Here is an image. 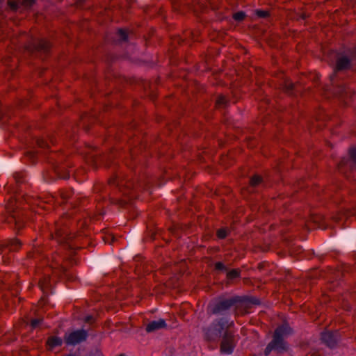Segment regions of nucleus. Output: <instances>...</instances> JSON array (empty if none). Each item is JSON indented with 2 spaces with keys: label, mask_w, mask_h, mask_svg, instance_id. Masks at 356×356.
I'll use <instances>...</instances> for the list:
<instances>
[{
  "label": "nucleus",
  "mask_w": 356,
  "mask_h": 356,
  "mask_svg": "<svg viewBox=\"0 0 356 356\" xmlns=\"http://www.w3.org/2000/svg\"><path fill=\"white\" fill-rule=\"evenodd\" d=\"M234 327L233 321L225 317L217 318L202 329L204 339L207 342H217L226 332Z\"/></svg>",
  "instance_id": "nucleus-1"
},
{
  "label": "nucleus",
  "mask_w": 356,
  "mask_h": 356,
  "mask_svg": "<svg viewBox=\"0 0 356 356\" xmlns=\"http://www.w3.org/2000/svg\"><path fill=\"white\" fill-rule=\"evenodd\" d=\"M292 333V330L289 324L283 323L278 326L273 336L272 341L267 345L264 350V355L268 356L272 350H275L277 354L283 353L288 350L287 343L284 338Z\"/></svg>",
  "instance_id": "nucleus-2"
},
{
  "label": "nucleus",
  "mask_w": 356,
  "mask_h": 356,
  "mask_svg": "<svg viewBox=\"0 0 356 356\" xmlns=\"http://www.w3.org/2000/svg\"><path fill=\"white\" fill-rule=\"evenodd\" d=\"M17 201L15 198H10L6 205V210L8 216L5 221L8 224H14L15 229L19 231L24 225L22 211L16 205Z\"/></svg>",
  "instance_id": "nucleus-3"
},
{
  "label": "nucleus",
  "mask_w": 356,
  "mask_h": 356,
  "mask_svg": "<svg viewBox=\"0 0 356 356\" xmlns=\"http://www.w3.org/2000/svg\"><path fill=\"white\" fill-rule=\"evenodd\" d=\"M239 301L240 298L238 296L229 298H219L215 302L209 303L208 305V312L211 314H221L229 310Z\"/></svg>",
  "instance_id": "nucleus-4"
},
{
  "label": "nucleus",
  "mask_w": 356,
  "mask_h": 356,
  "mask_svg": "<svg viewBox=\"0 0 356 356\" xmlns=\"http://www.w3.org/2000/svg\"><path fill=\"white\" fill-rule=\"evenodd\" d=\"M236 338L234 328L226 332L221 337L220 352L221 354L230 355L236 346Z\"/></svg>",
  "instance_id": "nucleus-5"
},
{
  "label": "nucleus",
  "mask_w": 356,
  "mask_h": 356,
  "mask_svg": "<svg viewBox=\"0 0 356 356\" xmlns=\"http://www.w3.org/2000/svg\"><path fill=\"white\" fill-rule=\"evenodd\" d=\"M64 218L65 217H63L62 219L56 222L54 236L59 243H68L69 241L74 237V234L68 233L67 226L64 225Z\"/></svg>",
  "instance_id": "nucleus-6"
},
{
  "label": "nucleus",
  "mask_w": 356,
  "mask_h": 356,
  "mask_svg": "<svg viewBox=\"0 0 356 356\" xmlns=\"http://www.w3.org/2000/svg\"><path fill=\"white\" fill-rule=\"evenodd\" d=\"M88 337V332L86 330L81 329L78 330L64 337L65 343L67 345L75 346L83 341H85Z\"/></svg>",
  "instance_id": "nucleus-7"
},
{
  "label": "nucleus",
  "mask_w": 356,
  "mask_h": 356,
  "mask_svg": "<svg viewBox=\"0 0 356 356\" xmlns=\"http://www.w3.org/2000/svg\"><path fill=\"white\" fill-rule=\"evenodd\" d=\"M51 45L49 42L44 39H40L33 41L31 44L26 47L28 51L33 52H39L46 54L50 49Z\"/></svg>",
  "instance_id": "nucleus-8"
},
{
  "label": "nucleus",
  "mask_w": 356,
  "mask_h": 356,
  "mask_svg": "<svg viewBox=\"0 0 356 356\" xmlns=\"http://www.w3.org/2000/svg\"><path fill=\"white\" fill-rule=\"evenodd\" d=\"M350 160L343 159L339 163V168L342 170V168L346 165H349L353 169H356V147H350L348 151Z\"/></svg>",
  "instance_id": "nucleus-9"
},
{
  "label": "nucleus",
  "mask_w": 356,
  "mask_h": 356,
  "mask_svg": "<svg viewBox=\"0 0 356 356\" xmlns=\"http://www.w3.org/2000/svg\"><path fill=\"white\" fill-rule=\"evenodd\" d=\"M22 247L21 241L17 238H12L8 240L6 243L0 245V250L3 251L8 249L10 252H15L19 250Z\"/></svg>",
  "instance_id": "nucleus-10"
},
{
  "label": "nucleus",
  "mask_w": 356,
  "mask_h": 356,
  "mask_svg": "<svg viewBox=\"0 0 356 356\" xmlns=\"http://www.w3.org/2000/svg\"><path fill=\"white\" fill-rule=\"evenodd\" d=\"M350 67V60L346 56H339L336 60L334 71H342L349 69Z\"/></svg>",
  "instance_id": "nucleus-11"
},
{
  "label": "nucleus",
  "mask_w": 356,
  "mask_h": 356,
  "mask_svg": "<svg viewBox=\"0 0 356 356\" xmlns=\"http://www.w3.org/2000/svg\"><path fill=\"white\" fill-rule=\"evenodd\" d=\"M167 325L163 319H159L158 321H152L149 322L145 327L147 332H153L162 328L166 327Z\"/></svg>",
  "instance_id": "nucleus-12"
},
{
  "label": "nucleus",
  "mask_w": 356,
  "mask_h": 356,
  "mask_svg": "<svg viewBox=\"0 0 356 356\" xmlns=\"http://www.w3.org/2000/svg\"><path fill=\"white\" fill-rule=\"evenodd\" d=\"M321 340L330 348L334 347L337 343L336 334L329 331L324 332L321 334Z\"/></svg>",
  "instance_id": "nucleus-13"
},
{
  "label": "nucleus",
  "mask_w": 356,
  "mask_h": 356,
  "mask_svg": "<svg viewBox=\"0 0 356 356\" xmlns=\"http://www.w3.org/2000/svg\"><path fill=\"white\" fill-rule=\"evenodd\" d=\"M62 339L60 337L56 336L49 337L47 341V344L50 347V348L60 346L62 345Z\"/></svg>",
  "instance_id": "nucleus-14"
},
{
  "label": "nucleus",
  "mask_w": 356,
  "mask_h": 356,
  "mask_svg": "<svg viewBox=\"0 0 356 356\" xmlns=\"http://www.w3.org/2000/svg\"><path fill=\"white\" fill-rule=\"evenodd\" d=\"M262 182V177L258 175H255L251 177L250 184L252 187L259 186Z\"/></svg>",
  "instance_id": "nucleus-15"
},
{
  "label": "nucleus",
  "mask_w": 356,
  "mask_h": 356,
  "mask_svg": "<svg viewBox=\"0 0 356 356\" xmlns=\"http://www.w3.org/2000/svg\"><path fill=\"white\" fill-rule=\"evenodd\" d=\"M241 270L239 269H232L227 272V278L229 280H234L240 276Z\"/></svg>",
  "instance_id": "nucleus-16"
},
{
  "label": "nucleus",
  "mask_w": 356,
  "mask_h": 356,
  "mask_svg": "<svg viewBox=\"0 0 356 356\" xmlns=\"http://www.w3.org/2000/svg\"><path fill=\"white\" fill-rule=\"evenodd\" d=\"M313 220L314 222L318 223V227L321 229H325L326 225H325L323 220L324 218L321 216H316L313 218Z\"/></svg>",
  "instance_id": "nucleus-17"
},
{
  "label": "nucleus",
  "mask_w": 356,
  "mask_h": 356,
  "mask_svg": "<svg viewBox=\"0 0 356 356\" xmlns=\"http://www.w3.org/2000/svg\"><path fill=\"white\" fill-rule=\"evenodd\" d=\"M49 282V277H44L43 279H42L39 281V286L42 291H44L45 289H47Z\"/></svg>",
  "instance_id": "nucleus-18"
},
{
  "label": "nucleus",
  "mask_w": 356,
  "mask_h": 356,
  "mask_svg": "<svg viewBox=\"0 0 356 356\" xmlns=\"http://www.w3.org/2000/svg\"><path fill=\"white\" fill-rule=\"evenodd\" d=\"M197 35H198L197 31L193 32L191 31H187L184 33V40H186L188 38H191V40H195Z\"/></svg>",
  "instance_id": "nucleus-19"
},
{
  "label": "nucleus",
  "mask_w": 356,
  "mask_h": 356,
  "mask_svg": "<svg viewBox=\"0 0 356 356\" xmlns=\"http://www.w3.org/2000/svg\"><path fill=\"white\" fill-rule=\"evenodd\" d=\"M227 233L228 230L227 229L221 228L217 230L216 235L219 238L223 239L227 237Z\"/></svg>",
  "instance_id": "nucleus-20"
},
{
  "label": "nucleus",
  "mask_w": 356,
  "mask_h": 356,
  "mask_svg": "<svg viewBox=\"0 0 356 356\" xmlns=\"http://www.w3.org/2000/svg\"><path fill=\"white\" fill-rule=\"evenodd\" d=\"M245 17V13L243 11L237 12L233 15V18L238 22H241Z\"/></svg>",
  "instance_id": "nucleus-21"
},
{
  "label": "nucleus",
  "mask_w": 356,
  "mask_h": 356,
  "mask_svg": "<svg viewBox=\"0 0 356 356\" xmlns=\"http://www.w3.org/2000/svg\"><path fill=\"white\" fill-rule=\"evenodd\" d=\"M72 193H73V192L71 189L62 191L60 192V197L64 200H67L68 198H70L71 197Z\"/></svg>",
  "instance_id": "nucleus-22"
},
{
  "label": "nucleus",
  "mask_w": 356,
  "mask_h": 356,
  "mask_svg": "<svg viewBox=\"0 0 356 356\" xmlns=\"http://www.w3.org/2000/svg\"><path fill=\"white\" fill-rule=\"evenodd\" d=\"M226 103L227 99L223 95H220L216 100V104L217 106L220 107L225 106Z\"/></svg>",
  "instance_id": "nucleus-23"
},
{
  "label": "nucleus",
  "mask_w": 356,
  "mask_h": 356,
  "mask_svg": "<svg viewBox=\"0 0 356 356\" xmlns=\"http://www.w3.org/2000/svg\"><path fill=\"white\" fill-rule=\"evenodd\" d=\"M36 143H37L38 146L41 148H49V145L47 143V141L44 140L42 138H38L36 140Z\"/></svg>",
  "instance_id": "nucleus-24"
},
{
  "label": "nucleus",
  "mask_w": 356,
  "mask_h": 356,
  "mask_svg": "<svg viewBox=\"0 0 356 356\" xmlns=\"http://www.w3.org/2000/svg\"><path fill=\"white\" fill-rule=\"evenodd\" d=\"M8 4L10 10L15 11L18 9L20 3L19 2V0L17 1H9Z\"/></svg>",
  "instance_id": "nucleus-25"
},
{
  "label": "nucleus",
  "mask_w": 356,
  "mask_h": 356,
  "mask_svg": "<svg viewBox=\"0 0 356 356\" xmlns=\"http://www.w3.org/2000/svg\"><path fill=\"white\" fill-rule=\"evenodd\" d=\"M19 2L24 8H30L34 4L35 0H19Z\"/></svg>",
  "instance_id": "nucleus-26"
},
{
  "label": "nucleus",
  "mask_w": 356,
  "mask_h": 356,
  "mask_svg": "<svg viewBox=\"0 0 356 356\" xmlns=\"http://www.w3.org/2000/svg\"><path fill=\"white\" fill-rule=\"evenodd\" d=\"M293 86H294L293 83L291 81H290L289 80H286L284 81V88L286 92L291 91L293 89Z\"/></svg>",
  "instance_id": "nucleus-27"
},
{
  "label": "nucleus",
  "mask_w": 356,
  "mask_h": 356,
  "mask_svg": "<svg viewBox=\"0 0 356 356\" xmlns=\"http://www.w3.org/2000/svg\"><path fill=\"white\" fill-rule=\"evenodd\" d=\"M256 15L261 18H266L269 16V12L262 10H257Z\"/></svg>",
  "instance_id": "nucleus-28"
},
{
  "label": "nucleus",
  "mask_w": 356,
  "mask_h": 356,
  "mask_svg": "<svg viewBox=\"0 0 356 356\" xmlns=\"http://www.w3.org/2000/svg\"><path fill=\"white\" fill-rule=\"evenodd\" d=\"M118 34L120 38V40L122 41H127V33L126 31L123 29H119L118 31Z\"/></svg>",
  "instance_id": "nucleus-29"
},
{
  "label": "nucleus",
  "mask_w": 356,
  "mask_h": 356,
  "mask_svg": "<svg viewBox=\"0 0 356 356\" xmlns=\"http://www.w3.org/2000/svg\"><path fill=\"white\" fill-rule=\"evenodd\" d=\"M42 321V318H35L31 321V326L32 328H36Z\"/></svg>",
  "instance_id": "nucleus-30"
},
{
  "label": "nucleus",
  "mask_w": 356,
  "mask_h": 356,
  "mask_svg": "<svg viewBox=\"0 0 356 356\" xmlns=\"http://www.w3.org/2000/svg\"><path fill=\"white\" fill-rule=\"evenodd\" d=\"M14 178L17 183L22 182L24 175L19 172H16L14 174Z\"/></svg>",
  "instance_id": "nucleus-31"
},
{
  "label": "nucleus",
  "mask_w": 356,
  "mask_h": 356,
  "mask_svg": "<svg viewBox=\"0 0 356 356\" xmlns=\"http://www.w3.org/2000/svg\"><path fill=\"white\" fill-rule=\"evenodd\" d=\"M215 268L218 270H227L225 266L220 261L215 264Z\"/></svg>",
  "instance_id": "nucleus-32"
},
{
  "label": "nucleus",
  "mask_w": 356,
  "mask_h": 356,
  "mask_svg": "<svg viewBox=\"0 0 356 356\" xmlns=\"http://www.w3.org/2000/svg\"><path fill=\"white\" fill-rule=\"evenodd\" d=\"M248 302L251 303V304H253V305H259L260 304V301L259 299H257V298H250L248 299Z\"/></svg>",
  "instance_id": "nucleus-33"
},
{
  "label": "nucleus",
  "mask_w": 356,
  "mask_h": 356,
  "mask_svg": "<svg viewBox=\"0 0 356 356\" xmlns=\"http://www.w3.org/2000/svg\"><path fill=\"white\" fill-rule=\"evenodd\" d=\"M104 240L106 243L109 242L110 243H113L114 242V237L113 236L108 235L104 237Z\"/></svg>",
  "instance_id": "nucleus-34"
},
{
  "label": "nucleus",
  "mask_w": 356,
  "mask_h": 356,
  "mask_svg": "<svg viewBox=\"0 0 356 356\" xmlns=\"http://www.w3.org/2000/svg\"><path fill=\"white\" fill-rule=\"evenodd\" d=\"M332 218L335 222H339L342 219L341 216V212H339L337 215L333 216Z\"/></svg>",
  "instance_id": "nucleus-35"
},
{
  "label": "nucleus",
  "mask_w": 356,
  "mask_h": 356,
  "mask_svg": "<svg viewBox=\"0 0 356 356\" xmlns=\"http://www.w3.org/2000/svg\"><path fill=\"white\" fill-rule=\"evenodd\" d=\"M26 156L31 159H33L35 157V152H27L26 153Z\"/></svg>",
  "instance_id": "nucleus-36"
},
{
  "label": "nucleus",
  "mask_w": 356,
  "mask_h": 356,
  "mask_svg": "<svg viewBox=\"0 0 356 356\" xmlns=\"http://www.w3.org/2000/svg\"><path fill=\"white\" fill-rule=\"evenodd\" d=\"M92 320V316H87V317L86 318L85 321H86V323H90Z\"/></svg>",
  "instance_id": "nucleus-37"
},
{
  "label": "nucleus",
  "mask_w": 356,
  "mask_h": 356,
  "mask_svg": "<svg viewBox=\"0 0 356 356\" xmlns=\"http://www.w3.org/2000/svg\"><path fill=\"white\" fill-rule=\"evenodd\" d=\"M69 177H70L69 173H66V174H65L63 176L60 175V177L61 179H68V178H69Z\"/></svg>",
  "instance_id": "nucleus-38"
},
{
  "label": "nucleus",
  "mask_w": 356,
  "mask_h": 356,
  "mask_svg": "<svg viewBox=\"0 0 356 356\" xmlns=\"http://www.w3.org/2000/svg\"><path fill=\"white\" fill-rule=\"evenodd\" d=\"M44 203H45V202H40V207H42V208L46 209L45 206H44V205H43V204H44Z\"/></svg>",
  "instance_id": "nucleus-39"
},
{
  "label": "nucleus",
  "mask_w": 356,
  "mask_h": 356,
  "mask_svg": "<svg viewBox=\"0 0 356 356\" xmlns=\"http://www.w3.org/2000/svg\"><path fill=\"white\" fill-rule=\"evenodd\" d=\"M115 181H115V179H111V180L109 181V183H110V184H115Z\"/></svg>",
  "instance_id": "nucleus-40"
},
{
  "label": "nucleus",
  "mask_w": 356,
  "mask_h": 356,
  "mask_svg": "<svg viewBox=\"0 0 356 356\" xmlns=\"http://www.w3.org/2000/svg\"><path fill=\"white\" fill-rule=\"evenodd\" d=\"M127 188H129L131 186H132V184L131 183H127Z\"/></svg>",
  "instance_id": "nucleus-41"
},
{
  "label": "nucleus",
  "mask_w": 356,
  "mask_h": 356,
  "mask_svg": "<svg viewBox=\"0 0 356 356\" xmlns=\"http://www.w3.org/2000/svg\"><path fill=\"white\" fill-rule=\"evenodd\" d=\"M51 201H53V197L51 198L49 201L47 202V204H49Z\"/></svg>",
  "instance_id": "nucleus-42"
},
{
  "label": "nucleus",
  "mask_w": 356,
  "mask_h": 356,
  "mask_svg": "<svg viewBox=\"0 0 356 356\" xmlns=\"http://www.w3.org/2000/svg\"><path fill=\"white\" fill-rule=\"evenodd\" d=\"M341 212V216L342 217V216L344 215V211H343V213H342V211H340ZM345 216H347V213H345Z\"/></svg>",
  "instance_id": "nucleus-43"
},
{
  "label": "nucleus",
  "mask_w": 356,
  "mask_h": 356,
  "mask_svg": "<svg viewBox=\"0 0 356 356\" xmlns=\"http://www.w3.org/2000/svg\"><path fill=\"white\" fill-rule=\"evenodd\" d=\"M15 340H16V337H14V338L12 339V341H15Z\"/></svg>",
  "instance_id": "nucleus-44"
},
{
  "label": "nucleus",
  "mask_w": 356,
  "mask_h": 356,
  "mask_svg": "<svg viewBox=\"0 0 356 356\" xmlns=\"http://www.w3.org/2000/svg\"><path fill=\"white\" fill-rule=\"evenodd\" d=\"M119 356H126V355H124V354H121V355H120Z\"/></svg>",
  "instance_id": "nucleus-45"
}]
</instances>
